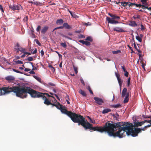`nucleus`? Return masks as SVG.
Returning <instances> with one entry per match:
<instances>
[{
    "label": "nucleus",
    "mask_w": 151,
    "mask_h": 151,
    "mask_svg": "<svg viewBox=\"0 0 151 151\" xmlns=\"http://www.w3.org/2000/svg\"><path fill=\"white\" fill-rule=\"evenodd\" d=\"M31 31L32 32V34L33 35H34V36H35V35L34 34V29L32 27Z\"/></svg>",
    "instance_id": "obj_52"
},
{
    "label": "nucleus",
    "mask_w": 151,
    "mask_h": 151,
    "mask_svg": "<svg viewBox=\"0 0 151 151\" xmlns=\"http://www.w3.org/2000/svg\"><path fill=\"white\" fill-rule=\"evenodd\" d=\"M145 123V122L144 121L142 122H134V127H137L139 126H141L142 125H143Z\"/></svg>",
    "instance_id": "obj_12"
},
{
    "label": "nucleus",
    "mask_w": 151,
    "mask_h": 151,
    "mask_svg": "<svg viewBox=\"0 0 151 151\" xmlns=\"http://www.w3.org/2000/svg\"><path fill=\"white\" fill-rule=\"evenodd\" d=\"M111 109L106 108V109H104L102 111V113L103 114H104L106 113H107L109 112H111Z\"/></svg>",
    "instance_id": "obj_26"
},
{
    "label": "nucleus",
    "mask_w": 151,
    "mask_h": 151,
    "mask_svg": "<svg viewBox=\"0 0 151 151\" xmlns=\"http://www.w3.org/2000/svg\"><path fill=\"white\" fill-rule=\"evenodd\" d=\"M33 3V4L36 5H38L40 4V2L37 1H34Z\"/></svg>",
    "instance_id": "obj_51"
},
{
    "label": "nucleus",
    "mask_w": 151,
    "mask_h": 151,
    "mask_svg": "<svg viewBox=\"0 0 151 151\" xmlns=\"http://www.w3.org/2000/svg\"><path fill=\"white\" fill-rule=\"evenodd\" d=\"M140 1L142 2L143 5H145L147 6H148L149 2L148 0H140Z\"/></svg>",
    "instance_id": "obj_22"
},
{
    "label": "nucleus",
    "mask_w": 151,
    "mask_h": 151,
    "mask_svg": "<svg viewBox=\"0 0 151 151\" xmlns=\"http://www.w3.org/2000/svg\"><path fill=\"white\" fill-rule=\"evenodd\" d=\"M51 97L52 98V99H51V101H52V102L53 103H52V104L51 105H52V106H53V104H57L58 103H59V102H57V100L55 99V98L53 96L52 97Z\"/></svg>",
    "instance_id": "obj_20"
},
{
    "label": "nucleus",
    "mask_w": 151,
    "mask_h": 151,
    "mask_svg": "<svg viewBox=\"0 0 151 151\" xmlns=\"http://www.w3.org/2000/svg\"><path fill=\"white\" fill-rule=\"evenodd\" d=\"M129 100V98H127V97H125L124 101V103L125 104L127 103Z\"/></svg>",
    "instance_id": "obj_35"
},
{
    "label": "nucleus",
    "mask_w": 151,
    "mask_h": 151,
    "mask_svg": "<svg viewBox=\"0 0 151 151\" xmlns=\"http://www.w3.org/2000/svg\"><path fill=\"white\" fill-rule=\"evenodd\" d=\"M125 73L124 74V75L126 77L128 76L129 73L126 70L125 72H124Z\"/></svg>",
    "instance_id": "obj_54"
},
{
    "label": "nucleus",
    "mask_w": 151,
    "mask_h": 151,
    "mask_svg": "<svg viewBox=\"0 0 151 151\" xmlns=\"http://www.w3.org/2000/svg\"><path fill=\"white\" fill-rule=\"evenodd\" d=\"M72 16L73 17L75 18L78 17L75 13H73L72 15Z\"/></svg>",
    "instance_id": "obj_50"
},
{
    "label": "nucleus",
    "mask_w": 151,
    "mask_h": 151,
    "mask_svg": "<svg viewBox=\"0 0 151 151\" xmlns=\"http://www.w3.org/2000/svg\"><path fill=\"white\" fill-rule=\"evenodd\" d=\"M128 47L129 48V49L131 51V53H133L134 52V51H133L132 48V47H130L129 45H128Z\"/></svg>",
    "instance_id": "obj_48"
},
{
    "label": "nucleus",
    "mask_w": 151,
    "mask_h": 151,
    "mask_svg": "<svg viewBox=\"0 0 151 151\" xmlns=\"http://www.w3.org/2000/svg\"><path fill=\"white\" fill-rule=\"evenodd\" d=\"M79 37L81 38H84L85 37V36L82 35L80 34L79 35Z\"/></svg>",
    "instance_id": "obj_60"
},
{
    "label": "nucleus",
    "mask_w": 151,
    "mask_h": 151,
    "mask_svg": "<svg viewBox=\"0 0 151 151\" xmlns=\"http://www.w3.org/2000/svg\"><path fill=\"white\" fill-rule=\"evenodd\" d=\"M5 79L8 81L9 82H11L15 79L12 76H8L6 77Z\"/></svg>",
    "instance_id": "obj_15"
},
{
    "label": "nucleus",
    "mask_w": 151,
    "mask_h": 151,
    "mask_svg": "<svg viewBox=\"0 0 151 151\" xmlns=\"http://www.w3.org/2000/svg\"><path fill=\"white\" fill-rule=\"evenodd\" d=\"M61 46L64 48H65L67 47V46L66 44L65 43L62 42L60 43Z\"/></svg>",
    "instance_id": "obj_42"
},
{
    "label": "nucleus",
    "mask_w": 151,
    "mask_h": 151,
    "mask_svg": "<svg viewBox=\"0 0 151 151\" xmlns=\"http://www.w3.org/2000/svg\"><path fill=\"white\" fill-rule=\"evenodd\" d=\"M142 117L144 118H145V119H146V118H150V119H151V116H147V115H143L142 116Z\"/></svg>",
    "instance_id": "obj_43"
},
{
    "label": "nucleus",
    "mask_w": 151,
    "mask_h": 151,
    "mask_svg": "<svg viewBox=\"0 0 151 151\" xmlns=\"http://www.w3.org/2000/svg\"><path fill=\"white\" fill-rule=\"evenodd\" d=\"M108 15L111 18L107 17L106 20L108 23L112 24H116L119 23L118 20H120V18L119 16H116L115 14H113L110 13H108Z\"/></svg>",
    "instance_id": "obj_5"
},
{
    "label": "nucleus",
    "mask_w": 151,
    "mask_h": 151,
    "mask_svg": "<svg viewBox=\"0 0 151 151\" xmlns=\"http://www.w3.org/2000/svg\"><path fill=\"white\" fill-rule=\"evenodd\" d=\"M144 122H145H145H147L150 123V124H148L147 125H146L145 126L144 128L141 129L139 128H136V131H137V133H138L139 132H140L142 130L145 131L146 130L147 128L151 127V119H150L149 120H144Z\"/></svg>",
    "instance_id": "obj_7"
},
{
    "label": "nucleus",
    "mask_w": 151,
    "mask_h": 151,
    "mask_svg": "<svg viewBox=\"0 0 151 151\" xmlns=\"http://www.w3.org/2000/svg\"><path fill=\"white\" fill-rule=\"evenodd\" d=\"M109 122H106L103 127H93V125L86 121V124L84 128L86 129H89L93 131H97L101 133L106 132L108 133L109 130Z\"/></svg>",
    "instance_id": "obj_3"
},
{
    "label": "nucleus",
    "mask_w": 151,
    "mask_h": 151,
    "mask_svg": "<svg viewBox=\"0 0 151 151\" xmlns=\"http://www.w3.org/2000/svg\"><path fill=\"white\" fill-rule=\"evenodd\" d=\"M147 5H143L142 6V8L143 9H147V6H146Z\"/></svg>",
    "instance_id": "obj_64"
},
{
    "label": "nucleus",
    "mask_w": 151,
    "mask_h": 151,
    "mask_svg": "<svg viewBox=\"0 0 151 151\" xmlns=\"http://www.w3.org/2000/svg\"><path fill=\"white\" fill-rule=\"evenodd\" d=\"M19 50L24 54H25V53L26 52L25 49L24 48H22V47L19 48Z\"/></svg>",
    "instance_id": "obj_31"
},
{
    "label": "nucleus",
    "mask_w": 151,
    "mask_h": 151,
    "mask_svg": "<svg viewBox=\"0 0 151 151\" xmlns=\"http://www.w3.org/2000/svg\"><path fill=\"white\" fill-rule=\"evenodd\" d=\"M130 80L131 78L130 77H129L128 79L127 83V86L128 87L129 86V85L130 84Z\"/></svg>",
    "instance_id": "obj_44"
},
{
    "label": "nucleus",
    "mask_w": 151,
    "mask_h": 151,
    "mask_svg": "<svg viewBox=\"0 0 151 151\" xmlns=\"http://www.w3.org/2000/svg\"><path fill=\"white\" fill-rule=\"evenodd\" d=\"M79 93L82 95L84 97H86V94L84 91H83L82 90H79Z\"/></svg>",
    "instance_id": "obj_27"
},
{
    "label": "nucleus",
    "mask_w": 151,
    "mask_h": 151,
    "mask_svg": "<svg viewBox=\"0 0 151 151\" xmlns=\"http://www.w3.org/2000/svg\"><path fill=\"white\" fill-rule=\"evenodd\" d=\"M8 93L12 92L16 93L17 96L22 98L27 97V93L29 94L31 97L33 98H43L44 96L52 97L47 93H43L37 91L28 87H22L21 88L18 86H14L9 88Z\"/></svg>",
    "instance_id": "obj_2"
},
{
    "label": "nucleus",
    "mask_w": 151,
    "mask_h": 151,
    "mask_svg": "<svg viewBox=\"0 0 151 151\" xmlns=\"http://www.w3.org/2000/svg\"><path fill=\"white\" fill-rule=\"evenodd\" d=\"M63 24L64 27L66 29H70L72 28L71 26L69 25L67 23H64Z\"/></svg>",
    "instance_id": "obj_17"
},
{
    "label": "nucleus",
    "mask_w": 151,
    "mask_h": 151,
    "mask_svg": "<svg viewBox=\"0 0 151 151\" xmlns=\"http://www.w3.org/2000/svg\"><path fill=\"white\" fill-rule=\"evenodd\" d=\"M63 37H65V38H68L69 40H71V38L70 37H68V36H66V35H63Z\"/></svg>",
    "instance_id": "obj_62"
},
{
    "label": "nucleus",
    "mask_w": 151,
    "mask_h": 151,
    "mask_svg": "<svg viewBox=\"0 0 151 151\" xmlns=\"http://www.w3.org/2000/svg\"><path fill=\"white\" fill-rule=\"evenodd\" d=\"M64 22V21L62 19H58L56 21V24L58 25H62Z\"/></svg>",
    "instance_id": "obj_21"
},
{
    "label": "nucleus",
    "mask_w": 151,
    "mask_h": 151,
    "mask_svg": "<svg viewBox=\"0 0 151 151\" xmlns=\"http://www.w3.org/2000/svg\"><path fill=\"white\" fill-rule=\"evenodd\" d=\"M121 6L126 7V8L127 7V6L129 2H126L125 1H122L121 2Z\"/></svg>",
    "instance_id": "obj_25"
},
{
    "label": "nucleus",
    "mask_w": 151,
    "mask_h": 151,
    "mask_svg": "<svg viewBox=\"0 0 151 151\" xmlns=\"http://www.w3.org/2000/svg\"><path fill=\"white\" fill-rule=\"evenodd\" d=\"M27 60L29 61H31L33 60V58L32 57H29L27 58Z\"/></svg>",
    "instance_id": "obj_46"
},
{
    "label": "nucleus",
    "mask_w": 151,
    "mask_h": 151,
    "mask_svg": "<svg viewBox=\"0 0 151 151\" xmlns=\"http://www.w3.org/2000/svg\"><path fill=\"white\" fill-rule=\"evenodd\" d=\"M20 5H13L12 6H10V8L12 10H19L20 9Z\"/></svg>",
    "instance_id": "obj_14"
},
{
    "label": "nucleus",
    "mask_w": 151,
    "mask_h": 151,
    "mask_svg": "<svg viewBox=\"0 0 151 151\" xmlns=\"http://www.w3.org/2000/svg\"><path fill=\"white\" fill-rule=\"evenodd\" d=\"M41 26H40V25L38 26L36 28V31L37 32H40V30L41 29Z\"/></svg>",
    "instance_id": "obj_38"
},
{
    "label": "nucleus",
    "mask_w": 151,
    "mask_h": 151,
    "mask_svg": "<svg viewBox=\"0 0 151 151\" xmlns=\"http://www.w3.org/2000/svg\"><path fill=\"white\" fill-rule=\"evenodd\" d=\"M28 19V17L27 16H26L23 19V20L26 21V22H27Z\"/></svg>",
    "instance_id": "obj_59"
},
{
    "label": "nucleus",
    "mask_w": 151,
    "mask_h": 151,
    "mask_svg": "<svg viewBox=\"0 0 151 151\" xmlns=\"http://www.w3.org/2000/svg\"><path fill=\"white\" fill-rule=\"evenodd\" d=\"M12 70L13 71L15 72L16 73H19L20 74H22V73L21 71H19L15 69H13Z\"/></svg>",
    "instance_id": "obj_41"
},
{
    "label": "nucleus",
    "mask_w": 151,
    "mask_h": 151,
    "mask_svg": "<svg viewBox=\"0 0 151 151\" xmlns=\"http://www.w3.org/2000/svg\"><path fill=\"white\" fill-rule=\"evenodd\" d=\"M69 117L73 122L78 123V125H81L83 127L86 124L87 120L81 115L72 112Z\"/></svg>",
    "instance_id": "obj_4"
},
{
    "label": "nucleus",
    "mask_w": 151,
    "mask_h": 151,
    "mask_svg": "<svg viewBox=\"0 0 151 151\" xmlns=\"http://www.w3.org/2000/svg\"><path fill=\"white\" fill-rule=\"evenodd\" d=\"M143 4H137L136 3H135L134 5L136 6V7H141L142 6Z\"/></svg>",
    "instance_id": "obj_47"
},
{
    "label": "nucleus",
    "mask_w": 151,
    "mask_h": 151,
    "mask_svg": "<svg viewBox=\"0 0 151 151\" xmlns=\"http://www.w3.org/2000/svg\"><path fill=\"white\" fill-rule=\"evenodd\" d=\"M121 51L120 50H118L116 51H112V53L113 54H117L118 53H120Z\"/></svg>",
    "instance_id": "obj_40"
},
{
    "label": "nucleus",
    "mask_w": 151,
    "mask_h": 151,
    "mask_svg": "<svg viewBox=\"0 0 151 151\" xmlns=\"http://www.w3.org/2000/svg\"><path fill=\"white\" fill-rule=\"evenodd\" d=\"M0 9L2 12H4V10L3 9V8L2 7V6L0 4Z\"/></svg>",
    "instance_id": "obj_58"
},
{
    "label": "nucleus",
    "mask_w": 151,
    "mask_h": 151,
    "mask_svg": "<svg viewBox=\"0 0 151 151\" xmlns=\"http://www.w3.org/2000/svg\"><path fill=\"white\" fill-rule=\"evenodd\" d=\"M136 39L139 42H141L142 41V37H139L138 35L136 37Z\"/></svg>",
    "instance_id": "obj_30"
},
{
    "label": "nucleus",
    "mask_w": 151,
    "mask_h": 151,
    "mask_svg": "<svg viewBox=\"0 0 151 151\" xmlns=\"http://www.w3.org/2000/svg\"><path fill=\"white\" fill-rule=\"evenodd\" d=\"M19 44L18 43H17L15 47L14 48V51H16V53L17 54H18L19 53Z\"/></svg>",
    "instance_id": "obj_18"
},
{
    "label": "nucleus",
    "mask_w": 151,
    "mask_h": 151,
    "mask_svg": "<svg viewBox=\"0 0 151 151\" xmlns=\"http://www.w3.org/2000/svg\"><path fill=\"white\" fill-rule=\"evenodd\" d=\"M53 106H55L58 109L60 110L62 113L63 114H66L69 117L71 113V111H67L65 108H63V106L61 105L60 103H58L57 104H53Z\"/></svg>",
    "instance_id": "obj_6"
},
{
    "label": "nucleus",
    "mask_w": 151,
    "mask_h": 151,
    "mask_svg": "<svg viewBox=\"0 0 151 151\" xmlns=\"http://www.w3.org/2000/svg\"><path fill=\"white\" fill-rule=\"evenodd\" d=\"M85 40H86L89 41L90 42H92L93 41L92 38L90 36L87 37Z\"/></svg>",
    "instance_id": "obj_34"
},
{
    "label": "nucleus",
    "mask_w": 151,
    "mask_h": 151,
    "mask_svg": "<svg viewBox=\"0 0 151 151\" xmlns=\"http://www.w3.org/2000/svg\"><path fill=\"white\" fill-rule=\"evenodd\" d=\"M111 106L114 108H119L121 107V105L119 104H114L111 105Z\"/></svg>",
    "instance_id": "obj_28"
},
{
    "label": "nucleus",
    "mask_w": 151,
    "mask_h": 151,
    "mask_svg": "<svg viewBox=\"0 0 151 151\" xmlns=\"http://www.w3.org/2000/svg\"><path fill=\"white\" fill-rule=\"evenodd\" d=\"M129 4L127 5V7L126 8V9H129L132 6L134 5V3H132L130 2H128Z\"/></svg>",
    "instance_id": "obj_24"
},
{
    "label": "nucleus",
    "mask_w": 151,
    "mask_h": 151,
    "mask_svg": "<svg viewBox=\"0 0 151 151\" xmlns=\"http://www.w3.org/2000/svg\"><path fill=\"white\" fill-rule=\"evenodd\" d=\"M134 48L137 50V51L139 53H141V51L139 50L137 48L136 45L135 43L134 42Z\"/></svg>",
    "instance_id": "obj_32"
},
{
    "label": "nucleus",
    "mask_w": 151,
    "mask_h": 151,
    "mask_svg": "<svg viewBox=\"0 0 151 151\" xmlns=\"http://www.w3.org/2000/svg\"><path fill=\"white\" fill-rule=\"evenodd\" d=\"M28 63H29L30 64L32 65V67H33V68L32 69V70H35L37 69L36 67H35L33 65V63H32L31 62H29Z\"/></svg>",
    "instance_id": "obj_37"
},
{
    "label": "nucleus",
    "mask_w": 151,
    "mask_h": 151,
    "mask_svg": "<svg viewBox=\"0 0 151 151\" xmlns=\"http://www.w3.org/2000/svg\"><path fill=\"white\" fill-rule=\"evenodd\" d=\"M49 29V27L47 26L43 27L41 30V32L42 34H45Z\"/></svg>",
    "instance_id": "obj_13"
},
{
    "label": "nucleus",
    "mask_w": 151,
    "mask_h": 151,
    "mask_svg": "<svg viewBox=\"0 0 151 151\" xmlns=\"http://www.w3.org/2000/svg\"><path fill=\"white\" fill-rule=\"evenodd\" d=\"M93 99L95 100V102L99 105H101L102 103H104V101L101 98L95 97Z\"/></svg>",
    "instance_id": "obj_11"
},
{
    "label": "nucleus",
    "mask_w": 151,
    "mask_h": 151,
    "mask_svg": "<svg viewBox=\"0 0 151 151\" xmlns=\"http://www.w3.org/2000/svg\"><path fill=\"white\" fill-rule=\"evenodd\" d=\"M9 87H2L0 88V95H4L8 93V92Z\"/></svg>",
    "instance_id": "obj_8"
},
{
    "label": "nucleus",
    "mask_w": 151,
    "mask_h": 151,
    "mask_svg": "<svg viewBox=\"0 0 151 151\" xmlns=\"http://www.w3.org/2000/svg\"><path fill=\"white\" fill-rule=\"evenodd\" d=\"M33 77L35 78L36 80H37L38 81L40 82H41V79L40 77H38V76H33Z\"/></svg>",
    "instance_id": "obj_29"
},
{
    "label": "nucleus",
    "mask_w": 151,
    "mask_h": 151,
    "mask_svg": "<svg viewBox=\"0 0 151 151\" xmlns=\"http://www.w3.org/2000/svg\"><path fill=\"white\" fill-rule=\"evenodd\" d=\"M127 89L126 88H124L122 93V97H124L125 96L126 94L127 93Z\"/></svg>",
    "instance_id": "obj_19"
},
{
    "label": "nucleus",
    "mask_w": 151,
    "mask_h": 151,
    "mask_svg": "<svg viewBox=\"0 0 151 151\" xmlns=\"http://www.w3.org/2000/svg\"><path fill=\"white\" fill-rule=\"evenodd\" d=\"M87 89L89 91V92L91 94L93 95V91L91 89V88L89 86H88Z\"/></svg>",
    "instance_id": "obj_39"
},
{
    "label": "nucleus",
    "mask_w": 151,
    "mask_h": 151,
    "mask_svg": "<svg viewBox=\"0 0 151 151\" xmlns=\"http://www.w3.org/2000/svg\"><path fill=\"white\" fill-rule=\"evenodd\" d=\"M24 68L25 69H24V70L25 72H28V71L30 70V69L29 68Z\"/></svg>",
    "instance_id": "obj_61"
},
{
    "label": "nucleus",
    "mask_w": 151,
    "mask_h": 151,
    "mask_svg": "<svg viewBox=\"0 0 151 151\" xmlns=\"http://www.w3.org/2000/svg\"><path fill=\"white\" fill-rule=\"evenodd\" d=\"M140 16L139 15H137L136 16H133L132 17V18L134 19H139L140 18Z\"/></svg>",
    "instance_id": "obj_36"
},
{
    "label": "nucleus",
    "mask_w": 151,
    "mask_h": 151,
    "mask_svg": "<svg viewBox=\"0 0 151 151\" xmlns=\"http://www.w3.org/2000/svg\"><path fill=\"white\" fill-rule=\"evenodd\" d=\"M114 30L119 32H125L122 28L119 27H116L114 28Z\"/></svg>",
    "instance_id": "obj_16"
},
{
    "label": "nucleus",
    "mask_w": 151,
    "mask_h": 151,
    "mask_svg": "<svg viewBox=\"0 0 151 151\" xmlns=\"http://www.w3.org/2000/svg\"><path fill=\"white\" fill-rule=\"evenodd\" d=\"M115 74L117 78L119 84L120 86L121 87L122 85L123 80L121 79L120 78V75L119 74L116 72H115Z\"/></svg>",
    "instance_id": "obj_9"
},
{
    "label": "nucleus",
    "mask_w": 151,
    "mask_h": 151,
    "mask_svg": "<svg viewBox=\"0 0 151 151\" xmlns=\"http://www.w3.org/2000/svg\"><path fill=\"white\" fill-rule=\"evenodd\" d=\"M40 53L42 56H43L44 55V52L42 50L41 51Z\"/></svg>",
    "instance_id": "obj_63"
},
{
    "label": "nucleus",
    "mask_w": 151,
    "mask_h": 151,
    "mask_svg": "<svg viewBox=\"0 0 151 151\" xmlns=\"http://www.w3.org/2000/svg\"><path fill=\"white\" fill-rule=\"evenodd\" d=\"M84 24L86 26H90L91 25V23L90 22H88V23H85Z\"/></svg>",
    "instance_id": "obj_57"
},
{
    "label": "nucleus",
    "mask_w": 151,
    "mask_h": 151,
    "mask_svg": "<svg viewBox=\"0 0 151 151\" xmlns=\"http://www.w3.org/2000/svg\"><path fill=\"white\" fill-rule=\"evenodd\" d=\"M129 25L132 27H135L137 26V24L134 21H131L130 22Z\"/></svg>",
    "instance_id": "obj_23"
},
{
    "label": "nucleus",
    "mask_w": 151,
    "mask_h": 151,
    "mask_svg": "<svg viewBox=\"0 0 151 151\" xmlns=\"http://www.w3.org/2000/svg\"><path fill=\"white\" fill-rule=\"evenodd\" d=\"M140 27H141L140 29H141V30H144L145 29V27H144V26L142 24H141Z\"/></svg>",
    "instance_id": "obj_56"
},
{
    "label": "nucleus",
    "mask_w": 151,
    "mask_h": 151,
    "mask_svg": "<svg viewBox=\"0 0 151 151\" xmlns=\"http://www.w3.org/2000/svg\"><path fill=\"white\" fill-rule=\"evenodd\" d=\"M85 41L83 40H80L79 42L81 43H82L84 45L85 44Z\"/></svg>",
    "instance_id": "obj_55"
},
{
    "label": "nucleus",
    "mask_w": 151,
    "mask_h": 151,
    "mask_svg": "<svg viewBox=\"0 0 151 151\" xmlns=\"http://www.w3.org/2000/svg\"><path fill=\"white\" fill-rule=\"evenodd\" d=\"M15 63L16 64H22L23 63V62L22 61L19 60L15 61Z\"/></svg>",
    "instance_id": "obj_33"
},
{
    "label": "nucleus",
    "mask_w": 151,
    "mask_h": 151,
    "mask_svg": "<svg viewBox=\"0 0 151 151\" xmlns=\"http://www.w3.org/2000/svg\"><path fill=\"white\" fill-rule=\"evenodd\" d=\"M42 99L44 100V103L46 105H49L52 104L50 99H48L47 98L46 96H44L43 98H41Z\"/></svg>",
    "instance_id": "obj_10"
},
{
    "label": "nucleus",
    "mask_w": 151,
    "mask_h": 151,
    "mask_svg": "<svg viewBox=\"0 0 151 151\" xmlns=\"http://www.w3.org/2000/svg\"><path fill=\"white\" fill-rule=\"evenodd\" d=\"M85 45L86 46H88L90 45L91 44L88 41H86Z\"/></svg>",
    "instance_id": "obj_49"
},
{
    "label": "nucleus",
    "mask_w": 151,
    "mask_h": 151,
    "mask_svg": "<svg viewBox=\"0 0 151 151\" xmlns=\"http://www.w3.org/2000/svg\"><path fill=\"white\" fill-rule=\"evenodd\" d=\"M35 41L36 42L37 44L39 46H40L41 45V43L37 39H35Z\"/></svg>",
    "instance_id": "obj_45"
},
{
    "label": "nucleus",
    "mask_w": 151,
    "mask_h": 151,
    "mask_svg": "<svg viewBox=\"0 0 151 151\" xmlns=\"http://www.w3.org/2000/svg\"><path fill=\"white\" fill-rule=\"evenodd\" d=\"M122 123L118 122L114 124L109 123L108 134L110 137H118L122 138L125 136V133L127 135H131L134 137L137 136L138 133L136 131V129H134L132 124L128 122Z\"/></svg>",
    "instance_id": "obj_1"
},
{
    "label": "nucleus",
    "mask_w": 151,
    "mask_h": 151,
    "mask_svg": "<svg viewBox=\"0 0 151 151\" xmlns=\"http://www.w3.org/2000/svg\"><path fill=\"white\" fill-rule=\"evenodd\" d=\"M73 68L74 69V70L75 71V72L77 74V73H78V72L77 68L73 66Z\"/></svg>",
    "instance_id": "obj_53"
}]
</instances>
